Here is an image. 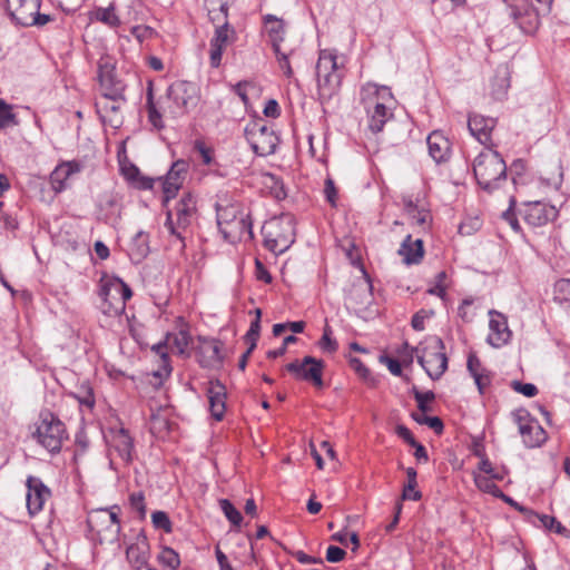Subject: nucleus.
Segmentation results:
<instances>
[{
	"label": "nucleus",
	"mask_w": 570,
	"mask_h": 570,
	"mask_svg": "<svg viewBox=\"0 0 570 570\" xmlns=\"http://www.w3.org/2000/svg\"><path fill=\"white\" fill-rule=\"evenodd\" d=\"M174 210L175 213L170 209L167 210L165 227L171 235L179 239L181 248H184L185 244L181 230L186 229L191 223V218L196 212L195 197L190 193L184 194L177 202Z\"/></svg>",
	"instance_id": "nucleus-8"
},
{
	"label": "nucleus",
	"mask_w": 570,
	"mask_h": 570,
	"mask_svg": "<svg viewBox=\"0 0 570 570\" xmlns=\"http://www.w3.org/2000/svg\"><path fill=\"white\" fill-rule=\"evenodd\" d=\"M151 521H153V524H154L155 528L163 529L166 532H170L171 531V522H170V520H169V518H168L166 512H164V511H155L151 514Z\"/></svg>",
	"instance_id": "nucleus-52"
},
{
	"label": "nucleus",
	"mask_w": 570,
	"mask_h": 570,
	"mask_svg": "<svg viewBox=\"0 0 570 570\" xmlns=\"http://www.w3.org/2000/svg\"><path fill=\"white\" fill-rule=\"evenodd\" d=\"M412 419L421 424V425H428L430 429H432L436 434H441L443 432L444 425L440 417L438 416H426L425 413H416L413 412L411 414Z\"/></svg>",
	"instance_id": "nucleus-37"
},
{
	"label": "nucleus",
	"mask_w": 570,
	"mask_h": 570,
	"mask_svg": "<svg viewBox=\"0 0 570 570\" xmlns=\"http://www.w3.org/2000/svg\"><path fill=\"white\" fill-rule=\"evenodd\" d=\"M497 119L484 117L479 114H471L468 119V128L470 134L488 149L493 147L491 134L495 128Z\"/></svg>",
	"instance_id": "nucleus-17"
},
{
	"label": "nucleus",
	"mask_w": 570,
	"mask_h": 570,
	"mask_svg": "<svg viewBox=\"0 0 570 570\" xmlns=\"http://www.w3.org/2000/svg\"><path fill=\"white\" fill-rule=\"evenodd\" d=\"M429 154L436 161H445L450 154V142L440 131H433L426 139Z\"/></svg>",
	"instance_id": "nucleus-27"
},
{
	"label": "nucleus",
	"mask_w": 570,
	"mask_h": 570,
	"mask_svg": "<svg viewBox=\"0 0 570 570\" xmlns=\"http://www.w3.org/2000/svg\"><path fill=\"white\" fill-rule=\"evenodd\" d=\"M14 115L9 105L0 100V129L14 125Z\"/></svg>",
	"instance_id": "nucleus-49"
},
{
	"label": "nucleus",
	"mask_w": 570,
	"mask_h": 570,
	"mask_svg": "<svg viewBox=\"0 0 570 570\" xmlns=\"http://www.w3.org/2000/svg\"><path fill=\"white\" fill-rule=\"evenodd\" d=\"M166 340L171 352L183 355L186 353L190 337L186 331H179L178 333H168Z\"/></svg>",
	"instance_id": "nucleus-35"
},
{
	"label": "nucleus",
	"mask_w": 570,
	"mask_h": 570,
	"mask_svg": "<svg viewBox=\"0 0 570 570\" xmlns=\"http://www.w3.org/2000/svg\"><path fill=\"white\" fill-rule=\"evenodd\" d=\"M332 330L330 326H325L323 331V335L318 342L320 347L327 353H335L338 348V344L335 340L331 337Z\"/></svg>",
	"instance_id": "nucleus-47"
},
{
	"label": "nucleus",
	"mask_w": 570,
	"mask_h": 570,
	"mask_svg": "<svg viewBox=\"0 0 570 570\" xmlns=\"http://www.w3.org/2000/svg\"><path fill=\"white\" fill-rule=\"evenodd\" d=\"M130 507L139 512L140 517H145L146 507H145V497L141 492L131 493L129 497Z\"/></svg>",
	"instance_id": "nucleus-54"
},
{
	"label": "nucleus",
	"mask_w": 570,
	"mask_h": 570,
	"mask_svg": "<svg viewBox=\"0 0 570 570\" xmlns=\"http://www.w3.org/2000/svg\"><path fill=\"white\" fill-rule=\"evenodd\" d=\"M147 111H148V120L149 122L156 128V129H163L164 122L161 118V114L156 108L154 100H153V94L151 91L148 92L147 97Z\"/></svg>",
	"instance_id": "nucleus-43"
},
{
	"label": "nucleus",
	"mask_w": 570,
	"mask_h": 570,
	"mask_svg": "<svg viewBox=\"0 0 570 570\" xmlns=\"http://www.w3.org/2000/svg\"><path fill=\"white\" fill-rule=\"evenodd\" d=\"M111 446L124 462L129 463L132 460L134 441L125 429H119L114 433Z\"/></svg>",
	"instance_id": "nucleus-28"
},
{
	"label": "nucleus",
	"mask_w": 570,
	"mask_h": 570,
	"mask_svg": "<svg viewBox=\"0 0 570 570\" xmlns=\"http://www.w3.org/2000/svg\"><path fill=\"white\" fill-rule=\"evenodd\" d=\"M188 168L189 164L184 159H178L171 165L161 183L164 205H167L170 199L176 197L178 190L181 188L186 179Z\"/></svg>",
	"instance_id": "nucleus-14"
},
{
	"label": "nucleus",
	"mask_w": 570,
	"mask_h": 570,
	"mask_svg": "<svg viewBox=\"0 0 570 570\" xmlns=\"http://www.w3.org/2000/svg\"><path fill=\"white\" fill-rule=\"evenodd\" d=\"M27 487V508L33 515L42 510L46 500L50 497V490L36 476L28 478Z\"/></svg>",
	"instance_id": "nucleus-22"
},
{
	"label": "nucleus",
	"mask_w": 570,
	"mask_h": 570,
	"mask_svg": "<svg viewBox=\"0 0 570 570\" xmlns=\"http://www.w3.org/2000/svg\"><path fill=\"white\" fill-rule=\"evenodd\" d=\"M490 322L487 342L493 347H501L505 345L511 338V331L509 330L507 318L503 314L497 311H490Z\"/></svg>",
	"instance_id": "nucleus-18"
},
{
	"label": "nucleus",
	"mask_w": 570,
	"mask_h": 570,
	"mask_svg": "<svg viewBox=\"0 0 570 570\" xmlns=\"http://www.w3.org/2000/svg\"><path fill=\"white\" fill-rule=\"evenodd\" d=\"M511 387L528 397H533L538 394V389L532 383H522L520 381H512Z\"/></svg>",
	"instance_id": "nucleus-53"
},
{
	"label": "nucleus",
	"mask_w": 570,
	"mask_h": 570,
	"mask_svg": "<svg viewBox=\"0 0 570 570\" xmlns=\"http://www.w3.org/2000/svg\"><path fill=\"white\" fill-rule=\"evenodd\" d=\"M346 552L336 546H330L326 551V560L328 562H340L344 559Z\"/></svg>",
	"instance_id": "nucleus-56"
},
{
	"label": "nucleus",
	"mask_w": 570,
	"mask_h": 570,
	"mask_svg": "<svg viewBox=\"0 0 570 570\" xmlns=\"http://www.w3.org/2000/svg\"><path fill=\"white\" fill-rule=\"evenodd\" d=\"M235 30L225 22V26H217L215 35L210 40V66L217 68L220 66L223 51L226 46L234 40Z\"/></svg>",
	"instance_id": "nucleus-19"
},
{
	"label": "nucleus",
	"mask_w": 570,
	"mask_h": 570,
	"mask_svg": "<svg viewBox=\"0 0 570 570\" xmlns=\"http://www.w3.org/2000/svg\"><path fill=\"white\" fill-rule=\"evenodd\" d=\"M352 368L365 381L370 377V370L361 362V360L353 357L350 361Z\"/></svg>",
	"instance_id": "nucleus-60"
},
{
	"label": "nucleus",
	"mask_w": 570,
	"mask_h": 570,
	"mask_svg": "<svg viewBox=\"0 0 570 570\" xmlns=\"http://www.w3.org/2000/svg\"><path fill=\"white\" fill-rule=\"evenodd\" d=\"M517 421L519 423V432L527 448H537L546 442L547 433L537 421L528 420L522 422L520 413L517 414Z\"/></svg>",
	"instance_id": "nucleus-23"
},
{
	"label": "nucleus",
	"mask_w": 570,
	"mask_h": 570,
	"mask_svg": "<svg viewBox=\"0 0 570 570\" xmlns=\"http://www.w3.org/2000/svg\"><path fill=\"white\" fill-rule=\"evenodd\" d=\"M195 149L199 153L202 160L205 165H209L212 163V151L209 148L205 146L204 142L197 140L195 142Z\"/></svg>",
	"instance_id": "nucleus-63"
},
{
	"label": "nucleus",
	"mask_w": 570,
	"mask_h": 570,
	"mask_svg": "<svg viewBox=\"0 0 570 570\" xmlns=\"http://www.w3.org/2000/svg\"><path fill=\"white\" fill-rule=\"evenodd\" d=\"M316 78L330 75H342L338 70L337 57L330 50H321L316 63Z\"/></svg>",
	"instance_id": "nucleus-30"
},
{
	"label": "nucleus",
	"mask_w": 570,
	"mask_h": 570,
	"mask_svg": "<svg viewBox=\"0 0 570 570\" xmlns=\"http://www.w3.org/2000/svg\"><path fill=\"white\" fill-rule=\"evenodd\" d=\"M261 325H258V321H253L250 323L249 330L245 335V342L248 344V353H252L256 347L257 340L259 337Z\"/></svg>",
	"instance_id": "nucleus-50"
},
{
	"label": "nucleus",
	"mask_w": 570,
	"mask_h": 570,
	"mask_svg": "<svg viewBox=\"0 0 570 570\" xmlns=\"http://www.w3.org/2000/svg\"><path fill=\"white\" fill-rule=\"evenodd\" d=\"M149 254V236L144 230H139L132 237L130 247H129V256L130 259L135 263H140L144 258Z\"/></svg>",
	"instance_id": "nucleus-31"
},
{
	"label": "nucleus",
	"mask_w": 570,
	"mask_h": 570,
	"mask_svg": "<svg viewBox=\"0 0 570 570\" xmlns=\"http://www.w3.org/2000/svg\"><path fill=\"white\" fill-rule=\"evenodd\" d=\"M150 430L153 433H163L169 430V421L159 412L150 416Z\"/></svg>",
	"instance_id": "nucleus-48"
},
{
	"label": "nucleus",
	"mask_w": 570,
	"mask_h": 570,
	"mask_svg": "<svg viewBox=\"0 0 570 570\" xmlns=\"http://www.w3.org/2000/svg\"><path fill=\"white\" fill-rule=\"evenodd\" d=\"M151 350L158 354L161 358V370L154 372V376L159 379V383H161L164 377L169 376L171 372V367L169 365V358L167 354L168 344L167 340L165 338L164 342H159L158 344H155Z\"/></svg>",
	"instance_id": "nucleus-34"
},
{
	"label": "nucleus",
	"mask_w": 570,
	"mask_h": 570,
	"mask_svg": "<svg viewBox=\"0 0 570 570\" xmlns=\"http://www.w3.org/2000/svg\"><path fill=\"white\" fill-rule=\"evenodd\" d=\"M209 4L213 6L208 9V17L210 21L217 26H225V22H228L227 2L209 0Z\"/></svg>",
	"instance_id": "nucleus-36"
},
{
	"label": "nucleus",
	"mask_w": 570,
	"mask_h": 570,
	"mask_svg": "<svg viewBox=\"0 0 570 570\" xmlns=\"http://www.w3.org/2000/svg\"><path fill=\"white\" fill-rule=\"evenodd\" d=\"M264 115L271 118H277L279 116V106L276 100L269 99L264 107Z\"/></svg>",
	"instance_id": "nucleus-64"
},
{
	"label": "nucleus",
	"mask_w": 570,
	"mask_h": 570,
	"mask_svg": "<svg viewBox=\"0 0 570 570\" xmlns=\"http://www.w3.org/2000/svg\"><path fill=\"white\" fill-rule=\"evenodd\" d=\"M276 58H277L279 68L283 70L284 75L287 78H291L293 76V69H292L289 60H288V55L284 53L279 50V53L276 55Z\"/></svg>",
	"instance_id": "nucleus-59"
},
{
	"label": "nucleus",
	"mask_w": 570,
	"mask_h": 570,
	"mask_svg": "<svg viewBox=\"0 0 570 570\" xmlns=\"http://www.w3.org/2000/svg\"><path fill=\"white\" fill-rule=\"evenodd\" d=\"M158 561L163 566L168 567L170 570H176L180 564L178 553L169 547L163 548L161 552L158 556Z\"/></svg>",
	"instance_id": "nucleus-39"
},
{
	"label": "nucleus",
	"mask_w": 570,
	"mask_h": 570,
	"mask_svg": "<svg viewBox=\"0 0 570 570\" xmlns=\"http://www.w3.org/2000/svg\"><path fill=\"white\" fill-rule=\"evenodd\" d=\"M247 141L250 144L253 151L261 157L273 155L279 142V139L272 126L262 120L252 121L244 130Z\"/></svg>",
	"instance_id": "nucleus-7"
},
{
	"label": "nucleus",
	"mask_w": 570,
	"mask_h": 570,
	"mask_svg": "<svg viewBox=\"0 0 570 570\" xmlns=\"http://www.w3.org/2000/svg\"><path fill=\"white\" fill-rule=\"evenodd\" d=\"M91 19L97 20L110 28L120 26V19L116 13V6L111 2L107 8L98 7L91 12Z\"/></svg>",
	"instance_id": "nucleus-33"
},
{
	"label": "nucleus",
	"mask_w": 570,
	"mask_h": 570,
	"mask_svg": "<svg viewBox=\"0 0 570 570\" xmlns=\"http://www.w3.org/2000/svg\"><path fill=\"white\" fill-rule=\"evenodd\" d=\"M406 210L411 218L414 220V223L420 226L426 225L431 218L429 210H426L425 208H419L412 202H409L406 204Z\"/></svg>",
	"instance_id": "nucleus-40"
},
{
	"label": "nucleus",
	"mask_w": 570,
	"mask_h": 570,
	"mask_svg": "<svg viewBox=\"0 0 570 570\" xmlns=\"http://www.w3.org/2000/svg\"><path fill=\"white\" fill-rule=\"evenodd\" d=\"M41 0H6L11 20L21 27H30L32 14L37 13Z\"/></svg>",
	"instance_id": "nucleus-16"
},
{
	"label": "nucleus",
	"mask_w": 570,
	"mask_h": 570,
	"mask_svg": "<svg viewBox=\"0 0 570 570\" xmlns=\"http://www.w3.org/2000/svg\"><path fill=\"white\" fill-rule=\"evenodd\" d=\"M380 88L372 83L364 86L361 91L362 102L370 117L368 128L375 134L382 131L387 119L392 117L387 107L380 101Z\"/></svg>",
	"instance_id": "nucleus-9"
},
{
	"label": "nucleus",
	"mask_w": 570,
	"mask_h": 570,
	"mask_svg": "<svg viewBox=\"0 0 570 570\" xmlns=\"http://www.w3.org/2000/svg\"><path fill=\"white\" fill-rule=\"evenodd\" d=\"M324 362L313 356H305L302 362L294 361L286 365V370L297 380L312 382L315 386L322 387V373Z\"/></svg>",
	"instance_id": "nucleus-13"
},
{
	"label": "nucleus",
	"mask_w": 570,
	"mask_h": 570,
	"mask_svg": "<svg viewBox=\"0 0 570 570\" xmlns=\"http://www.w3.org/2000/svg\"><path fill=\"white\" fill-rule=\"evenodd\" d=\"M125 102V96L122 98H108L104 97L98 102L105 112H118L121 105Z\"/></svg>",
	"instance_id": "nucleus-51"
},
{
	"label": "nucleus",
	"mask_w": 570,
	"mask_h": 570,
	"mask_svg": "<svg viewBox=\"0 0 570 570\" xmlns=\"http://www.w3.org/2000/svg\"><path fill=\"white\" fill-rule=\"evenodd\" d=\"M32 435L40 445L52 454L60 452L62 443L67 439L65 424L49 411L40 413L39 422Z\"/></svg>",
	"instance_id": "nucleus-4"
},
{
	"label": "nucleus",
	"mask_w": 570,
	"mask_h": 570,
	"mask_svg": "<svg viewBox=\"0 0 570 570\" xmlns=\"http://www.w3.org/2000/svg\"><path fill=\"white\" fill-rule=\"evenodd\" d=\"M132 296L130 287L118 277L104 275L100 279L99 305L108 316H118L125 312L126 302Z\"/></svg>",
	"instance_id": "nucleus-2"
},
{
	"label": "nucleus",
	"mask_w": 570,
	"mask_h": 570,
	"mask_svg": "<svg viewBox=\"0 0 570 570\" xmlns=\"http://www.w3.org/2000/svg\"><path fill=\"white\" fill-rule=\"evenodd\" d=\"M444 348V343L439 336L430 337L426 346L414 348L419 364L433 381L441 379L448 370V357Z\"/></svg>",
	"instance_id": "nucleus-5"
},
{
	"label": "nucleus",
	"mask_w": 570,
	"mask_h": 570,
	"mask_svg": "<svg viewBox=\"0 0 570 570\" xmlns=\"http://www.w3.org/2000/svg\"><path fill=\"white\" fill-rule=\"evenodd\" d=\"M267 249L275 254L284 253L294 242V226L291 217L272 218L262 227Z\"/></svg>",
	"instance_id": "nucleus-6"
},
{
	"label": "nucleus",
	"mask_w": 570,
	"mask_h": 570,
	"mask_svg": "<svg viewBox=\"0 0 570 570\" xmlns=\"http://www.w3.org/2000/svg\"><path fill=\"white\" fill-rule=\"evenodd\" d=\"M510 19L524 33H533L539 24V13L529 0H503Z\"/></svg>",
	"instance_id": "nucleus-10"
},
{
	"label": "nucleus",
	"mask_w": 570,
	"mask_h": 570,
	"mask_svg": "<svg viewBox=\"0 0 570 570\" xmlns=\"http://www.w3.org/2000/svg\"><path fill=\"white\" fill-rule=\"evenodd\" d=\"M203 351L208 356L210 362H220L223 360L222 344L219 341H216V340L208 341L203 346Z\"/></svg>",
	"instance_id": "nucleus-46"
},
{
	"label": "nucleus",
	"mask_w": 570,
	"mask_h": 570,
	"mask_svg": "<svg viewBox=\"0 0 570 570\" xmlns=\"http://www.w3.org/2000/svg\"><path fill=\"white\" fill-rule=\"evenodd\" d=\"M556 216V208L542 202L535 200L524 204L523 218L531 226H543Z\"/></svg>",
	"instance_id": "nucleus-21"
},
{
	"label": "nucleus",
	"mask_w": 570,
	"mask_h": 570,
	"mask_svg": "<svg viewBox=\"0 0 570 570\" xmlns=\"http://www.w3.org/2000/svg\"><path fill=\"white\" fill-rule=\"evenodd\" d=\"M112 509H100L89 515L88 523L101 537V540L112 542L120 533V520Z\"/></svg>",
	"instance_id": "nucleus-11"
},
{
	"label": "nucleus",
	"mask_w": 570,
	"mask_h": 570,
	"mask_svg": "<svg viewBox=\"0 0 570 570\" xmlns=\"http://www.w3.org/2000/svg\"><path fill=\"white\" fill-rule=\"evenodd\" d=\"M82 166L77 160L62 161L50 174V185L56 193H61L70 186L71 178L79 174Z\"/></svg>",
	"instance_id": "nucleus-20"
},
{
	"label": "nucleus",
	"mask_w": 570,
	"mask_h": 570,
	"mask_svg": "<svg viewBox=\"0 0 570 570\" xmlns=\"http://www.w3.org/2000/svg\"><path fill=\"white\" fill-rule=\"evenodd\" d=\"M380 361L384 364H386L389 371L395 375L401 376L402 375V366L400 362L395 358L389 357V356H381Z\"/></svg>",
	"instance_id": "nucleus-57"
},
{
	"label": "nucleus",
	"mask_w": 570,
	"mask_h": 570,
	"mask_svg": "<svg viewBox=\"0 0 570 570\" xmlns=\"http://www.w3.org/2000/svg\"><path fill=\"white\" fill-rule=\"evenodd\" d=\"M316 80L318 98L323 104L328 101L334 95L337 94L342 81V75H330L326 77L316 78Z\"/></svg>",
	"instance_id": "nucleus-29"
},
{
	"label": "nucleus",
	"mask_w": 570,
	"mask_h": 570,
	"mask_svg": "<svg viewBox=\"0 0 570 570\" xmlns=\"http://www.w3.org/2000/svg\"><path fill=\"white\" fill-rule=\"evenodd\" d=\"M372 284L368 279L354 283L346 296V303L355 309H363L372 303Z\"/></svg>",
	"instance_id": "nucleus-24"
},
{
	"label": "nucleus",
	"mask_w": 570,
	"mask_h": 570,
	"mask_svg": "<svg viewBox=\"0 0 570 570\" xmlns=\"http://www.w3.org/2000/svg\"><path fill=\"white\" fill-rule=\"evenodd\" d=\"M219 507L227 518V520L234 525L239 527L243 521V515L238 509L228 499H220Z\"/></svg>",
	"instance_id": "nucleus-38"
},
{
	"label": "nucleus",
	"mask_w": 570,
	"mask_h": 570,
	"mask_svg": "<svg viewBox=\"0 0 570 570\" xmlns=\"http://www.w3.org/2000/svg\"><path fill=\"white\" fill-rule=\"evenodd\" d=\"M98 80L104 97L122 98L125 85L117 78L115 62L108 56L98 61Z\"/></svg>",
	"instance_id": "nucleus-12"
},
{
	"label": "nucleus",
	"mask_w": 570,
	"mask_h": 570,
	"mask_svg": "<svg viewBox=\"0 0 570 570\" xmlns=\"http://www.w3.org/2000/svg\"><path fill=\"white\" fill-rule=\"evenodd\" d=\"M207 396L209 402V410L213 417L216 421H220L224 417L226 410V390L225 386L219 382H209L207 389Z\"/></svg>",
	"instance_id": "nucleus-25"
},
{
	"label": "nucleus",
	"mask_w": 570,
	"mask_h": 570,
	"mask_svg": "<svg viewBox=\"0 0 570 570\" xmlns=\"http://www.w3.org/2000/svg\"><path fill=\"white\" fill-rule=\"evenodd\" d=\"M531 514L538 518L541 524L548 530H553L557 533H563L567 531L566 527H563L554 517L539 514L535 512H531Z\"/></svg>",
	"instance_id": "nucleus-45"
},
{
	"label": "nucleus",
	"mask_w": 570,
	"mask_h": 570,
	"mask_svg": "<svg viewBox=\"0 0 570 570\" xmlns=\"http://www.w3.org/2000/svg\"><path fill=\"white\" fill-rule=\"evenodd\" d=\"M266 32L271 39V43L275 55L279 53L281 41H283L284 26L283 22L274 16L268 14L265 18Z\"/></svg>",
	"instance_id": "nucleus-32"
},
{
	"label": "nucleus",
	"mask_w": 570,
	"mask_h": 570,
	"mask_svg": "<svg viewBox=\"0 0 570 570\" xmlns=\"http://www.w3.org/2000/svg\"><path fill=\"white\" fill-rule=\"evenodd\" d=\"M554 299L570 306V279H560L554 284Z\"/></svg>",
	"instance_id": "nucleus-42"
},
{
	"label": "nucleus",
	"mask_w": 570,
	"mask_h": 570,
	"mask_svg": "<svg viewBox=\"0 0 570 570\" xmlns=\"http://www.w3.org/2000/svg\"><path fill=\"white\" fill-rule=\"evenodd\" d=\"M395 432L397 436L404 440V442H406L409 445H416L417 441L414 439L412 432L405 425L399 424L395 429Z\"/></svg>",
	"instance_id": "nucleus-58"
},
{
	"label": "nucleus",
	"mask_w": 570,
	"mask_h": 570,
	"mask_svg": "<svg viewBox=\"0 0 570 570\" xmlns=\"http://www.w3.org/2000/svg\"><path fill=\"white\" fill-rule=\"evenodd\" d=\"M150 546L146 534L140 531L126 549V559L132 570H141L148 564Z\"/></svg>",
	"instance_id": "nucleus-15"
},
{
	"label": "nucleus",
	"mask_w": 570,
	"mask_h": 570,
	"mask_svg": "<svg viewBox=\"0 0 570 570\" xmlns=\"http://www.w3.org/2000/svg\"><path fill=\"white\" fill-rule=\"evenodd\" d=\"M412 394L417 403L419 410L422 413L431 411V407L428 405V403L435 399V394L432 391L421 392L416 386H413Z\"/></svg>",
	"instance_id": "nucleus-41"
},
{
	"label": "nucleus",
	"mask_w": 570,
	"mask_h": 570,
	"mask_svg": "<svg viewBox=\"0 0 570 570\" xmlns=\"http://www.w3.org/2000/svg\"><path fill=\"white\" fill-rule=\"evenodd\" d=\"M199 100V87L195 82L186 80L176 81L167 89L165 110L173 118H177L196 108Z\"/></svg>",
	"instance_id": "nucleus-3"
},
{
	"label": "nucleus",
	"mask_w": 570,
	"mask_h": 570,
	"mask_svg": "<svg viewBox=\"0 0 570 570\" xmlns=\"http://www.w3.org/2000/svg\"><path fill=\"white\" fill-rule=\"evenodd\" d=\"M397 253L403 257L404 264H417L421 262L424 255L423 242L422 239L413 240L412 236L407 235L403 239Z\"/></svg>",
	"instance_id": "nucleus-26"
},
{
	"label": "nucleus",
	"mask_w": 570,
	"mask_h": 570,
	"mask_svg": "<svg viewBox=\"0 0 570 570\" xmlns=\"http://www.w3.org/2000/svg\"><path fill=\"white\" fill-rule=\"evenodd\" d=\"M416 485L405 484L402 492V500H413L417 501L422 498L420 491L415 490Z\"/></svg>",
	"instance_id": "nucleus-62"
},
{
	"label": "nucleus",
	"mask_w": 570,
	"mask_h": 570,
	"mask_svg": "<svg viewBox=\"0 0 570 570\" xmlns=\"http://www.w3.org/2000/svg\"><path fill=\"white\" fill-rule=\"evenodd\" d=\"M267 179L272 181V193L277 199H283L286 197V191L284 189L283 183L274 175L268 174L266 176Z\"/></svg>",
	"instance_id": "nucleus-55"
},
{
	"label": "nucleus",
	"mask_w": 570,
	"mask_h": 570,
	"mask_svg": "<svg viewBox=\"0 0 570 570\" xmlns=\"http://www.w3.org/2000/svg\"><path fill=\"white\" fill-rule=\"evenodd\" d=\"M474 482L478 489L485 493L494 494L498 497L501 492L498 485L488 476L475 474Z\"/></svg>",
	"instance_id": "nucleus-44"
},
{
	"label": "nucleus",
	"mask_w": 570,
	"mask_h": 570,
	"mask_svg": "<svg viewBox=\"0 0 570 570\" xmlns=\"http://www.w3.org/2000/svg\"><path fill=\"white\" fill-rule=\"evenodd\" d=\"M324 193H325V197L327 199V202L331 204V205H335L336 203V195H337V191H336V188H335V185H334V181L331 179V178H327L325 180V187H324Z\"/></svg>",
	"instance_id": "nucleus-61"
},
{
	"label": "nucleus",
	"mask_w": 570,
	"mask_h": 570,
	"mask_svg": "<svg viewBox=\"0 0 570 570\" xmlns=\"http://www.w3.org/2000/svg\"><path fill=\"white\" fill-rule=\"evenodd\" d=\"M473 173L479 186L492 193L507 181V165L501 155L492 148L479 154L473 163Z\"/></svg>",
	"instance_id": "nucleus-1"
}]
</instances>
